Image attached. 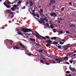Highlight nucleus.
I'll list each match as a JSON object with an SVG mask.
<instances>
[{"instance_id":"obj_1","label":"nucleus","mask_w":76,"mask_h":76,"mask_svg":"<svg viewBox=\"0 0 76 76\" xmlns=\"http://www.w3.org/2000/svg\"><path fill=\"white\" fill-rule=\"evenodd\" d=\"M69 58V57H64V59L63 60H60L57 63H56L55 61H53V63H51V64H55V63L57 64V63H58L60 64V63L61 64H64V63H60L61 62H64V60H65V61H66V59H68Z\"/></svg>"},{"instance_id":"obj_2","label":"nucleus","mask_w":76,"mask_h":76,"mask_svg":"<svg viewBox=\"0 0 76 76\" xmlns=\"http://www.w3.org/2000/svg\"><path fill=\"white\" fill-rule=\"evenodd\" d=\"M21 30L22 32H23L25 33H26V32H31V29H28L26 28H21Z\"/></svg>"},{"instance_id":"obj_3","label":"nucleus","mask_w":76,"mask_h":76,"mask_svg":"<svg viewBox=\"0 0 76 76\" xmlns=\"http://www.w3.org/2000/svg\"><path fill=\"white\" fill-rule=\"evenodd\" d=\"M4 42L5 43H8V44H9L10 45H12V40H9L7 39L6 40H5L4 41Z\"/></svg>"},{"instance_id":"obj_4","label":"nucleus","mask_w":76,"mask_h":76,"mask_svg":"<svg viewBox=\"0 0 76 76\" xmlns=\"http://www.w3.org/2000/svg\"><path fill=\"white\" fill-rule=\"evenodd\" d=\"M45 40H46V41H43V42H46V43H49V44H50V45L51 44H53V43H51L52 42V41L51 40H50L48 39Z\"/></svg>"},{"instance_id":"obj_5","label":"nucleus","mask_w":76,"mask_h":76,"mask_svg":"<svg viewBox=\"0 0 76 76\" xmlns=\"http://www.w3.org/2000/svg\"><path fill=\"white\" fill-rule=\"evenodd\" d=\"M39 23L40 24H42V23H45V22H44L45 20L44 19H42L40 20V21L39 20H38Z\"/></svg>"},{"instance_id":"obj_6","label":"nucleus","mask_w":76,"mask_h":76,"mask_svg":"<svg viewBox=\"0 0 76 76\" xmlns=\"http://www.w3.org/2000/svg\"><path fill=\"white\" fill-rule=\"evenodd\" d=\"M57 58H55V60L56 61H58V60H61V58H60V57H59L58 56H56Z\"/></svg>"},{"instance_id":"obj_7","label":"nucleus","mask_w":76,"mask_h":76,"mask_svg":"<svg viewBox=\"0 0 76 76\" xmlns=\"http://www.w3.org/2000/svg\"><path fill=\"white\" fill-rule=\"evenodd\" d=\"M19 45L21 47V48H25V46L23 44H22V43H21L19 44Z\"/></svg>"},{"instance_id":"obj_8","label":"nucleus","mask_w":76,"mask_h":76,"mask_svg":"<svg viewBox=\"0 0 76 76\" xmlns=\"http://www.w3.org/2000/svg\"><path fill=\"white\" fill-rule=\"evenodd\" d=\"M36 34H37V35H39V36H40V37H42V38H43V39H45V40H46V38H45V37L41 36V35H39V34H38V32H37Z\"/></svg>"},{"instance_id":"obj_9","label":"nucleus","mask_w":76,"mask_h":76,"mask_svg":"<svg viewBox=\"0 0 76 76\" xmlns=\"http://www.w3.org/2000/svg\"><path fill=\"white\" fill-rule=\"evenodd\" d=\"M17 45H16L15 46V47L13 48V49L14 50H15V49H17V50H19V48H18V47H17Z\"/></svg>"},{"instance_id":"obj_10","label":"nucleus","mask_w":76,"mask_h":76,"mask_svg":"<svg viewBox=\"0 0 76 76\" xmlns=\"http://www.w3.org/2000/svg\"><path fill=\"white\" fill-rule=\"evenodd\" d=\"M55 3L56 2L54 0H50V3H51L52 4H55Z\"/></svg>"},{"instance_id":"obj_11","label":"nucleus","mask_w":76,"mask_h":76,"mask_svg":"<svg viewBox=\"0 0 76 76\" xmlns=\"http://www.w3.org/2000/svg\"><path fill=\"white\" fill-rule=\"evenodd\" d=\"M57 38L56 37H51V40H53V39H54L55 40L56 39V38Z\"/></svg>"},{"instance_id":"obj_12","label":"nucleus","mask_w":76,"mask_h":76,"mask_svg":"<svg viewBox=\"0 0 76 76\" xmlns=\"http://www.w3.org/2000/svg\"><path fill=\"white\" fill-rule=\"evenodd\" d=\"M18 35H22V36H23V34L20 31H18Z\"/></svg>"},{"instance_id":"obj_13","label":"nucleus","mask_w":76,"mask_h":76,"mask_svg":"<svg viewBox=\"0 0 76 76\" xmlns=\"http://www.w3.org/2000/svg\"><path fill=\"white\" fill-rule=\"evenodd\" d=\"M70 56V52H69V53H67V56H69V57H72V56Z\"/></svg>"},{"instance_id":"obj_14","label":"nucleus","mask_w":76,"mask_h":76,"mask_svg":"<svg viewBox=\"0 0 76 76\" xmlns=\"http://www.w3.org/2000/svg\"><path fill=\"white\" fill-rule=\"evenodd\" d=\"M30 7H31L33 6V4L32 3V2L31 1H30Z\"/></svg>"},{"instance_id":"obj_15","label":"nucleus","mask_w":76,"mask_h":76,"mask_svg":"<svg viewBox=\"0 0 76 76\" xmlns=\"http://www.w3.org/2000/svg\"><path fill=\"white\" fill-rule=\"evenodd\" d=\"M30 40L31 41H35V39L32 38H30Z\"/></svg>"},{"instance_id":"obj_16","label":"nucleus","mask_w":76,"mask_h":76,"mask_svg":"<svg viewBox=\"0 0 76 76\" xmlns=\"http://www.w3.org/2000/svg\"><path fill=\"white\" fill-rule=\"evenodd\" d=\"M45 38H46V39H50V37L49 36H45Z\"/></svg>"},{"instance_id":"obj_17","label":"nucleus","mask_w":76,"mask_h":76,"mask_svg":"<svg viewBox=\"0 0 76 76\" xmlns=\"http://www.w3.org/2000/svg\"><path fill=\"white\" fill-rule=\"evenodd\" d=\"M50 43H47L46 45V46L47 47H50Z\"/></svg>"},{"instance_id":"obj_18","label":"nucleus","mask_w":76,"mask_h":76,"mask_svg":"<svg viewBox=\"0 0 76 76\" xmlns=\"http://www.w3.org/2000/svg\"><path fill=\"white\" fill-rule=\"evenodd\" d=\"M7 11L8 12V13H10L11 12H12V11L10 10H7Z\"/></svg>"},{"instance_id":"obj_19","label":"nucleus","mask_w":76,"mask_h":76,"mask_svg":"<svg viewBox=\"0 0 76 76\" xmlns=\"http://www.w3.org/2000/svg\"><path fill=\"white\" fill-rule=\"evenodd\" d=\"M50 28H51V29H53V28H54V26H53L52 24L50 25Z\"/></svg>"},{"instance_id":"obj_20","label":"nucleus","mask_w":76,"mask_h":76,"mask_svg":"<svg viewBox=\"0 0 76 76\" xmlns=\"http://www.w3.org/2000/svg\"><path fill=\"white\" fill-rule=\"evenodd\" d=\"M11 9L12 10V11H14L15 10V9L13 7L11 8Z\"/></svg>"},{"instance_id":"obj_21","label":"nucleus","mask_w":76,"mask_h":76,"mask_svg":"<svg viewBox=\"0 0 76 76\" xmlns=\"http://www.w3.org/2000/svg\"><path fill=\"white\" fill-rule=\"evenodd\" d=\"M63 32V31H59V34H62Z\"/></svg>"},{"instance_id":"obj_22","label":"nucleus","mask_w":76,"mask_h":76,"mask_svg":"<svg viewBox=\"0 0 76 76\" xmlns=\"http://www.w3.org/2000/svg\"><path fill=\"white\" fill-rule=\"evenodd\" d=\"M72 72H74V71H76V69H75V68H72Z\"/></svg>"},{"instance_id":"obj_23","label":"nucleus","mask_w":76,"mask_h":76,"mask_svg":"<svg viewBox=\"0 0 76 76\" xmlns=\"http://www.w3.org/2000/svg\"><path fill=\"white\" fill-rule=\"evenodd\" d=\"M64 43V42H60V43H59V44L61 45H63V44Z\"/></svg>"},{"instance_id":"obj_24","label":"nucleus","mask_w":76,"mask_h":76,"mask_svg":"<svg viewBox=\"0 0 76 76\" xmlns=\"http://www.w3.org/2000/svg\"><path fill=\"white\" fill-rule=\"evenodd\" d=\"M33 54H32L30 53L28 54V56H33Z\"/></svg>"},{"instance_id":"obj_25","label":"nucleus","mask_w":76,"mask_h":76,"mask_svg":"<svg viewBox=\"0 0 76 76\" xmlns=\"http://www.w3.org/2000/svg\"><path fill=\"white\" fill-rule=\"evenodd\" d=\"M51 3H49V4L48 5V7H50V6H51Z\"/></svg>"},{"instance_id":"obj_26","label":"nucleus","mask_w":76,"mask_h":76,"mask_svg":"<svg viewBox=\"0 0 76 76\" xmlns=\"http://www.w3.org/2000/svg\"><path fill=\"white\" fill-rule=\"evenodd\" d=\"M8 2L7 4V5H9V4L10 5V4H11V3L9 1H8Z\"/></svg>"},{"instance_id":"obj_27","label":"nucleus","mask_w":76,"mask_h":76,"mask_svg":"<svg viewBox=\"0 0 76 76\" xmlns=\"http://www.w3.org/2000/svg\"><path fill=\"white\" fill-rule=\"evenodd\" d=\"M66 73L67 74H69V73H70V72L69 71H67Z\"/></svg>"},{"instance_id":"obj_28","label":"nucleus","mask_w":76,"mask_h":76,"mask_svg":"<svg viewBox=\"0 0 76 76\" xmlns=\"http://www.w3.org/2000/svg\"><path fill=\"white\" fill-rule=\"evenodd\" d=\"M40 15L41 16V17H42V16H43L44 14H42V13H40Z\"/></svg>"},{"instance_id":"obj_29","label":"nucleus","mask_w":76,"mask_h":76,"mask_svg":"<svg viewBox=\"0 0 76 76\" xmlns=\"http://www.w3.org/2000/svg\"><path fill=\"white\" fill-rule=\"evenodd\" d=\"M40 12H42V13H43V9H40Z\"/></svg>"},{"instance_id":"obj_30","label":"nucleus","mask_w":76,"mask_h":76,"mask_svg":"<svg viewBox=\"0 0 76 76\" xmlns=\"http://www.w3.org/2000/svg\"><path fill=\"white\" fill-rule=\"evenodd\" d=\"M32 15H33V16H36V14L33 13H32Z\"/></svg>"},{"instance_id":"obj_31","label":"nucleus","mask_w":76,"mask_h":76,"mask_svg":"<svg viewBox=\"0 0 76 76\" xmlns=\"http://www.w3.org/2000/svg\"><path fill=\"white\" fill-rule=\"evenodd\" d=\"M57 42H53V44H55V45H56V44H57Z\"/></svg>"},{"instance_id":"obj_32","label":"nucleus","mask_w":76,"mask_h":76,"mask_svg":"<svg viewBox=\"0 0 76 76\" xmlns=\"http://www.w3.org/2000/svg\"><path fill=\"white\" fill-rule=\"evenodd\" d=\"M35 35V37H37V38H39V36L35 34V35Z\"/></svg>"},{"instance_id":"obj_33","label":"nucleus","mask_w":76,"mask_h":76,"mask_svg":"<svg viewBox=\"0 0 76 76\" xmlns=\"http://www.w3.org/2000/svg\"><path fill=\"white\" fill-rule=\"evenodd\" d=\"M45 51V49H42V50H40V52H43V51Z\"/></svg>"},{"instance_id":"obj_34","label":"nucleus","mask_w":76,"mask_h":76,"mask_svg":"<svg viewBox=\"0 0 76 76\" xmlns=\"http://www.w3.org/2000/svg\"><path fill=\"white\" fill-rule=\"evenodd\" d=\"M53 16H55L56 17L57 16V15L55 13H53Z\"/></svg>"},{"instance_id":"obj_35","label":"nucleus","mask_w":76,"mask_h":76,"mask_svg":"<svg viewBox=\"0 0 76 76\" xmlns=\"http://www.w3.org/2000/svg\"><path fill=\"white\" fill-rule=\"evenodd\" d=\"M22 3L21 1H19L18 2V4H20Z\"/></svg>"},{"instance_id":"obj_36","label":"nucleus","mask_w":76,"mask_h":76,"mask_svg":"<svg viewBox=\"0 0 76 76\" xmlns=\"http://www.w3.org/2000/svg\"><path fill=\"white\" fill-rule=\"evenodd\" d=\"M7 5H7H6V6L7 7V8H9V7H10V5Z\"/></svg>"},{"instance_id":"obj_37","label":"nucleus","mask_w":76,"mask_h":76,"mask_svg":"<svg viewBox=\"0 0 76 76\" xmlns=\"http://www.w3.org/2000/svg\"><path fill=\"white\" fill-rule=\"evenodd\" d=\"M57 47L59 49H60V48H61V46H57Z\"/></svg>"},{"instance_id":"obj_38","label":"nucleus","mask_w":76,"mask_h":76,"mask_svg":"<svg viewBox=\"0 0 76 76\" xmlns=\"http://www.w3.org/2000/svg\"><path fill=\"white\" fill-rule=\"evenodd\" d=\"M69 5H71V6L72 5V2H69Z\"/></svg>"},{"instance_id":"obj_39","label":"nucleus","mask_w":76,"mask_h":76,"mask_svg":"<svg viewBox=\"0 0 76 76\" xmlns=\"http://www.w3.org/2000/svg\"><path fill=\"white\" fill-rule=\"evenodd\" d=\"M50 15L51 16H54V13H53V14H50Z\"/></svg>"},{"instance_id":"obj_40","label":"nucleus","mask_w":76,"mask_h":76,"mask_svg":"<svg viewBox=\"0 0 76 76\" xmlns=\"http://www.w3.org/2000/svg\"><path fill=\"white\" fill-rule=\"evenodd\" d=\"M36 44L37 45H38V46H41V45L40 44H38L37 43H36Z\"/></svg>"},{"instance_id":"obj_41","label":"nucleus","mask_w":76,"mask_h":76,"mask_svg":"<svg viewBox=\"0 0 76 76\" xmlns=\"http://www.w3.org/2000/svg\"><path fill=\"white\" fill-rule=\"evenodd\" d=\"M68 50V47H66V48H65L64 49V50Z\"/></svg>"},{"instance_id":"obj_42","label":"nucleus","mask_w":76,"mask_h":76,"mask_svg":"<svg viewBox=\"0 0 76 76\" xmlns=\"http://www.w3.org/2000/svg\"><path fill=\"white\" fill-rule=\"evenodd\" d=\"M54 9H55V5H54L52 8V10H54Z\"/></svg>"},{"instance_id":"obj_43","label":"nucleus","mask_w":76,"mask_h":76,"mask_svg":"<svg viewBox=\"0 0 76 76\" xmlns=\"http://www.w3.org/2000/svg\"><path fill=\"white\" fill-rule=\"evenodd\" d=\"M26 6H28V3H29V2L28 1H27L26 2Z\"/></svg>"},{"instance_id":"obj_44","label":"nucleus","mask_w":76,"mask_h":76,"mask_svg":"<svg viewBox=\"0 0 76 76\" xmlns=\"http://www.w3.org/2000/svg\"><path fill=\"white\" fill-rule=\"evenodd\" d=\"M14 7H15V8H17V7H18L16 6V4L14 5Z\"/></svg>"},{"instance_id":"obj_45","label":"nucleus","mask_w":76,"mask_h":76,"mask_svg":"<svg viewBox=\"0 0 76 76\" xmlns=\"http://www.w3.org/2000/svg\"><path fill=\"white\" fill-rule=\"evenodd\" d=\"M62 47H64V48H65L67 47V46L66 45H65V46H62Z\"/></svg>"},{"instance_id":"obj_46","label":"nucleus","mask_w":76,"mask_h":76,"mask_svg":"<svg viewBox=\"0 0 76 76\" xmlns=\"http://www.w3.org/2000/svg\"><path fill=\"white\" fill-rule=\"evenodd\" d=\"M69 62L70 63H71V64H72V63H73V61H72L71 60H70L69 61Z\"/></svg>"},{"instance_id":"obj_47","label":"nucleus","mask_w":76,"mask_h":76,"mask_svg":"<svg viewBox=\"0 0 76 76\" xmlns=\"http://www.w3.org/2000/svg\"><path fill=\"white\" fill-rule=\"evenodd\" d=\"M47 17H45V19H43L44 20H47Z\"/></svg>"},{"instance_id":"obj_48","label":"nucleus","mask_w":76,"mask_h":76,"mask_svg":"<svg viewBox=\"0 0 76 76\" xmlns=\"http://www.w3.org/2000/svg\"><path fill=\"white\" fill-rule=\"evenodd\" d=\"M53 32L56 33V29H54L53 30Z\"/></svg>"},{"instance_id":"obj_49","label":"nucleus","mask_w":76,"mask_h":76,"mask_svg":"<svg viewBox=\"0 0 76 76\" xmlns=\"http://www.w3.org/2000/svg\"><path fill=\"white\" fill-rule=\"evenodd\" d=\"M16 31H19V29L18 28H17L16 29Z\"/></svg>"},{"instance_id":"obj_50","label":"nucleus","mask_w":76,"mask_h":76,"mask_svg":"<svg viewBox=\"0 0 76 76\" xmlns=\"http://www.w3.org/2000/svg\"><path fill=\"white\" fill-rule=\"evenodd\" d=\"M1 29H4L5 28V27H1Z\"/></svg>"},{"instance_id":"obj_51","label":"nucleus","mask_w":76,"mask_h":76,"mask_svg":"<svg viewBox=\"0 0 76 76\" xmlns=\"http://www.w3.org/2000/svg\"><path fill=\"white\" fill-rule=\"evenodd\" d=\"M46 64L47 65H50V64L47 62L46 63Z\"/></svg>"},{"instance_id":"obj_52","label":"nucleus","mask_w":76,"mask_h":76,"mask_svg":"<svg viewBox=\"0 0 76 76\" xmlns=\"http://www.w3.org/2000/svg\"><path fill=\"white\" fill-rule=\"evenodd\" d=\"M43 62V60H41L40 61V62L41 63H42V64H44L42 62Z\"/></svg>"},{"instance_id":"obj_53","label":"nucleus","mask_w":76,"mask_h":76,"mask_svg":"<svg viewBox=\"0 0 76 76\" xmlns=\"http://www.w3.org/2000/svg\"><path fill=\"white\" fill-rule=\"evenodd\" d=\"M61 41L62 42H65V40H64V39H61Z\"/></svg>"},{"instance_id":"obj_54","label":"nucleus","mask_w":76,"mask_h":76,"mask_svg":"<svg viewBox=\"0 0 76 76\" xmlns=\"http://www.w3.org/2000/svg\"><path fill=\"white\" fill-rule=\"evenodd\" d=\"M66 34H69V33H70V32L69 31H66Z\"/></svg>"},{"instance_id":"obj_55","label":"nucleus","mask_w":76,"mask_h":76,"mask_svg":"<svg viewBox=\"0 0 76 76\" xmlns=\"http://www.w3.org/2000/svg\"><path fill=\"white\" fill-rule=\"evenodd\" d=\"M72 25L73 26V27H75L76 26L74 24H72Z\"/></svg>"},{"instance_id":"obj_56","label":"nucleus","mask_w":76,"mask_h":76,"mask_svg":"<svg viewBox=\"0 0 76 76\" xmlns=\"http://www.w3.org/2000/svg\"><path fill=\"white\" fill-rule=\"evenodd\" d=\"M37 51L39 53H41V51H41V50H37Z\"/></svg>"},{"instance_id":"obj_57","label":"nucleus","mask_w":76,"mask_h":76,"mask_svg":"<svg viewBox=\"0 0 76 76\" xmlns=\"http://www.w3.org/2000/svg\"><path fill=\"white\" fill-rule=\"evenodd\" d=\"M66 64H69V65L70 64L69 62H67L66 63Z\"/></svg>"},{"instance_id":"obj_58","label":"nucleus","mask_w":76,"mask_h":76,"mask_svg":"<svg viewBox=\"0 0 76 76\" xmlns=\"http://www.w3.org/2000/svg\"><path fill=\"white\" fill-rule=\"evenodd\" d=\"M37 17V18H39V15H37V16H36Z\"/></svg>"},{"instance_id":"obj_59","label":"nucleus","mask_w":76,"mask_h":76,"mask_svg":"<svg viewBox=\"0 0 76 76\" xmlns=\"http://www.w3.org/2000/svg\"><path fill=\"white\" fill-rule=\"evenodd\" d=\"M4 4V6H6L7 4H6V3H5V2L4 3H3Z\"/></svg>"},{"instance_id":"obj_60","label":"nucleus","mask_w":76,"mask_h":76,"mask_svg":"<svg viewBox=\"0 0 76 76\" xmlns=\"http://www.w3.org/2000/svg\"><path fill=\"white\" fill-rule=\"evenodd\" d=\"M10 15H13V12H11L10 13Z\"/></svg>"},{"instance_id":"obj_61","label":"nucleus","mask_w":76,"mask_h":76,"mask_svg":"<svg viewBox=\"0 0 76 76\" xmlns=\"http://www.w3.org/2000/svg\"><path fill=\"white\" fill-rule=\"evenodd\" d=\"M35 12V10H34L32 11V12H33V13H34V12Z\"/></svg>"},{"instance_id":"obj_62","label":"nucleus","mask_w":76,"mask_h":76,"mask_svg":"<svg viewBox=\"0 0 76 76\" xmlns=\"http://www.w3.org/2000/svg\"><path fill=\"white\" fill-rule=\"evenodd\" d=\"M72 54H72V53L70 52V56H72Z\"/></svg>"},{"instance_id":"obj_63","label":"nucleus","mask_w":76,"mask_h":76,"mask_svg":"<svg viewBox=\"0 0 76 76\" xmlns=\"http://www.w3.org/2000/svg\"><path fill=\"white\" fill-rule=\"evenodd\" d=\"M46 21L47 22H48V19H47L46 20Z\"/></svg>"},{"instance_id":"obj_64","label":"nucleus","mask_w":76,"mask_h":76,"mask_svg":"<svg viewBox=\"0 0 76 76\" xmlns=\"http://www.w3.org/2000/svg\"><path fill=\"white\" fill-rule=\"evenodd\" d=\"M76 56V54H75L74 55H72V56Z\"/></svg>"}]
</instances>
